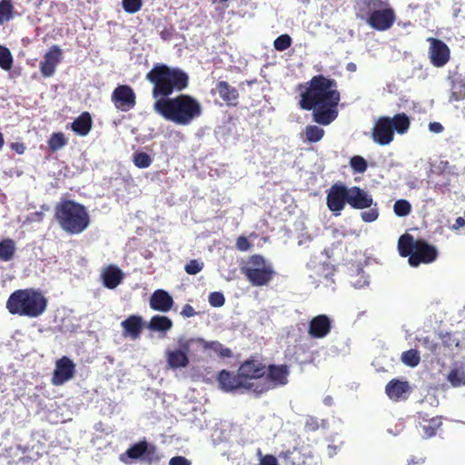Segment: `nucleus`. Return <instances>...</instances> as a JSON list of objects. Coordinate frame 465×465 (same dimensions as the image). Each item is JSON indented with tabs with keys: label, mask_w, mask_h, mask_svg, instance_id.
<instances>
[{
	"label": "nucleus",
	"mask_w": 465,
	"mask_h": 465,
	"mask_svg": "<svg viewBox=\"0 0 465 465\" xmlns=\"http://www.w3.org/2000/svg\"><path fill=\"white\" fill-rule=\"evenodd\" d=\"M93 125L91 114L88 112L82 113L71 124V129L80 136H86Z\"/></svg>",
	"instance_id": "cd10ccee"
},
{
	"label": "nucleus",
	"mask_w": 465,
	"mask_h": 465,
	"mask_svg": "<svg viewBox=\"0 0 465 465\" xmlns=\"http://www.w3.org/2000/svg\"><path fill=\"white\" fill-rule=\"evenodd\" d=\"M450 103L463 101L462 114L465 116V81L460 77H453L450 81Z\"/></svg>",
	"instance_id": "bb28decb"
},
{
	"label": "nucleus",
	"mask_w": 465,
	"mask_h": 465,
	"mask_svg": "<svg viewBox=\"0 0 465 465\" xmlns=\"http://www.w3.org/2000/svg\"><path fill=\"white\" fill-rule=\"evenodd\" d=\"M429 130L432 133L440 134L444 130V128L440 123L432 122V123H430V124H429Z\"/></svg>",
	"instance_id": "6e6d98bb"
},
{
	"label": "nucleus",
	"mask_w": 465,
	"mask_h": 465,
	"mask_svg": "<svg viewBox=\"0 0 465 465\" xmlns=\"http://www.w3.org/2000/svg\"><path fill=\"white\" fill-rule=\"evenodd\" d=\"M357 17L364 20L371 28L384 32L391 29L394 25L396 12L388 1L361 0Z\"/></svg>",
	"instance_id": "423d86ee"
},
{
	"label": "nucleus",
	"mask_w": 465,
	"mask_h": 465,
	"mask_svg": "<svg viewBox=\"0 0 465 465\" xmlns=\"http://www.w3.org/2000/svg\"><path fill=\"white\" fill-rule=\"evenodd\" d=\"M411 126V119L405 113L396 114L393 117L381 116L372 128V140L380 145H388L394 139V133L404 134Z\"/></svg>",
	"instance_id": "6e6552de"
},
{
	"label": "nucleus",
	"mask_w": 465,
	"mask_h": 465,
	"mask_svg": "<svg viewBox=\"0 0 465 465\" xmlns=\"http://www.w3.org/2000/svg\"><path fill=\"white\" fill-rule=\"evenodd\" d=\"M54 218L61 229L71 235L82 233L90 224L86 208L72 200H63L55 205Z\"/></svg>",
	"instance_id": "39448f33"
},
{
	"label": "nucleus",
	"mask_w": 465,
	"mask_h": 465,
	"mask_svg": "<svg viewBox=\"0 0 465 465\" xmlns=\"http://www.w3.org/2000/svg\"><path fill=\"white\" fill-rule=\"evenodd\" d=\"M290 368L286 364H270L266 366L264 379L253 383V392L256 395L263 394L270 390L284 386L288 383Z\"/></svg>",
	"instance_id": "9d476101"
},
{
	"label": "nucleus",
	"mask_w": 465,
	"mask_h": 465,
	"mask_svg": "<svg viewBox=\"0 0 465 465\" xmlns=\"http://www.w3.org/2000/svg\"><path fill=\"white\" fill-rule=\"evenodd\" d=\"M240 376L245 383H258L264 378L266 365L259 359L251 357L239 367Z\"/></svg>",
	"instance_id": "ddd939ff"
},
{
	"label": "nucleus",
	"mask_w": 465,
	"mask_h": 465,
	"mask_svg": "<svg viewBox=\"0 0 465 465\" xmlns=\"http://www.w3.org/2000/svg\"><path fill=\"white\" fill-rule=\"evenodd\" d=\"M203 268V263L197 260H191L186 263L184 270L190 275H195L200 272Z\"/></svg>",
	"instance_id": "49530a36"
},
{
	"label": "nucleus",
	"mask_w": 465,
	"mask_h": 465,
	"mask_svg": "<svg viewBox=\"0 0 465 465\" xmlns=\"http://www.w3.org/2000/svg\"><path fill=\"white\" fill-rule=\"evenodd\" d=\"M324 130L317 125H307L305 128L306 140L310 143H317L324 136Z\"/></svg>",
	"instance_id": "4c0bfd02"
},
{
	"label": "nucleus",
	"mask_w": 465,
	"mask_h": 465,
	"mask_svg": "<svg viewBox=\"0 0 465 465\" xmlns=\"http://www.w3.org/2000/svg\"><path fill=\"white\" fill-rule=\"evenodd\" d=\"M217 381L220 387L225 391H233L243 388L253 392V383L243 382L239 371L237 374H234L232 371L223 370L219 372Z\"/></svg>",
	"instance_id": "f3484780"
},
{
	"label": "nucleus",
	"mask_w": 465,
	"mask_h": 465,
	"mask_svg": "<svg viewBox=\"0 0 465 465\" xmlns=\"http://www.w3.org/2000/svg\"><path fill=\"white\" fill-rule=\"evenodd\" d=\"M145 78L153 84L152 95L154 101L183 92L190 83L189 74L185 71L165 64H155Z\"/></svg>",
	"instance_id": "7ed1b4c3"
},
{
	"label": "nucleus",
	"mask_w": 465,
	"mask_h": 465,
	"mask_svg": "<svg viewBox=\"0 0 465 465\" xmlns=\"http://www.w3.org/2000/svg\"><path fill=\"white\" fill-rule=\"evenodd\" d=\"M425 462V458L423 457H416V456H411L408 460H407V465H421Z\"/></svg>",
	"instance_id": "4d7b16f0"
},
{
	"label": "nucleus",
	"mask_w": 465,
	"mask_h": 465,
	"mask_svg": "<svg viewBox=\"0 0 465 465\" xmlns=\"http://www.w3.org/2000/svg\"><path fill=\"white\" fill-rule=\"evenodd\" d=\"M292 44V39L287 34L281 35L273 41V46L275 50L279 52H283L287 50L289 47H291Z\"/></svg>",
	"instance_id": "79ce46f5"
},
{
	"label": "nucleus",
	"mask_w": 465,
	"mask_h": 465,
	"mask_svg": "<svg viewBox=\"0 0 465 465\" xmlns=\"http://www.w3.org/2000/svg\"><path fill=\"white\" fill-rule=\"evenodd\" d=\"M169 36H170V34L167 31L163 30L161 32V37L163 40H167L169 38Z\"/></svg>",
	"instance_id": "052dcab7"
},
{
	"label": "nucleus",
	"mask_w": 465,
	"mask_h": 465,
	"mask_svg": "<svg viewBox=\"0 0 465 465\" xmlns=\"http://www.w3.org/2000/svg\"><path fill=\"white\" fill-rule=\"evenodd\" d=\"M15 7L12 0H0V25L14 17Z\"/></svg>",
	"instance_id": "72a5a7b5"
},
{
	"label": "nucleus",
	"mask_w": 465,
	"mask_h": 465,
	"mask_svg": "<svg viewBox=\"0 0 465 465\" xmlns=\"http://www.w3.org/2000/svg\"><path fill=\"white\" fill-rule=\"evenodd\" d=\"M303 88L299 102L300 108L312 111L313 121L321 125H329L336 120L341 93L335 79L317 74Z\"/></svg>",
	"instance_id": "f257e3e1"
},
{
	"label": "nucleus",
	"mask_w": 465,
	"mask_h": 465,
	"mask_svg": "<svg viewBox=\"0 0 465 465\" xmlns=\"http://www.w3.org/2000/svg\"><path fill=\"white\" fill-rule=\"evenodd\" d=\"M173 297L164 290L158 289L153 292L150 298V307L153 311L167 312L173 306Z\"/></svg>",
	"instance_id": "5701e85b"
},
{
	"label": "nucleus",
	"mask_w": 465,
	"mask_h": 465,
	"mask_svg": "<svg viewBox=\"0 0 465 465\" xmlns=\"http://www.w3.org/2000/svg\"><path fill=\"white\" fill-rule=\"evenodd\" d=\"M236 248L241 252H246L251 248V243L247 237L241 235L236 240Z\"/></svg>",
	"instance_id": "3c124183"
},
{
	"label": "nucleus",
	"mask_w": 465,
	"mask_h": 465,
	"mask_svg": "<svg viewBox=\"0 0 465 465\" xmlns=\"http://www.w3.org/2000/svg\"><path fill=\"white\" fill-rule=\"evenodd\" d=\"M393 212L399 217H405L411 213V205L407 200H397L393 205Z\"/></svg>",
	"instance_id": "58836bf2"
},
{
	"label": "nucleus",
	"mask_w": 465,
	"mask_h": 465,
	"mask_svg": "<svg viewBox=\"0 0 465 465\" xmlns=\"http://www.w3.org/2000/svg\"><path fill=\"white\" fill-rule=\"evenodd\" d=\"M192 340L193 341L194 347L199 350H212L223 358L230 357L232 355L231 350L228 348H223V346L219 341H205L202 338H192Z\"/></svg>",
	"instance_id": "c85d7f7f"
},
{
	"label": "nucleus",
	"mask_w": 465,
	"mask_h": 465,
	"mask_svg": "<svg viewBox=\"0 0 465 465\" xmlns=\"http://www.w3.org/2000/svg\"><path fill=\"white\" fill-rule=\"evenodd\" d=\"M348 204L357 210L370 208L373 204L372 196L359 186L348 187Z\"/></svg>",
	"instance_id": "412c9836"
},
{
	"label": "nucleus",
	"mask_w": 465,
	"mask_h": 465,
	"mask_svg": "<svg viewBox=\"0 0 465 465\" xmlns=\"http://www.w3.org/2000/svg\"><path fill=\"white\" fill-rule=\"evenodd\" d=\"M398 251L401 257H408V262L411 267L431 263L438 257L435 246L424 239H414L410 233H404L399 238Z\"/></svg>",
	"instance_id": "0eeeda50"
},
{
	"label": "nucleus",
	"mask_w": 465,
	"mask_h": 465,
	"mask_svg": "<svg viewBox=\"0 0 465 465\" xmlns=\"http://www.w3.org/2000/svg\"><path fill=\"white\" fill-rule=\"evenodd\" d=\"M147 327L153 331L163 332L165 334L173 328V322L167 316L154 315L151 318Z\"/></svg>",
	"instance_id": "7c9ffc66"
},
{
	"label": "nucleus",
	"mask_w": 465,
	"mask_h": 465,
	"mask_svg": "<svg viewBox=\"0 0 465 465\" xmlns=\"http://www.w3.org/2000/svg\"><path fill=\"white\" fill-rule=\"evenodd\" d=\"M67 139L62 132L54 133L47 141L49 149L56 152L67 144Z\"/></svg>",
	"instance_id": "f704fd0d"
},
{
	"label": "nucleus",
	"mask_w": 465,
	"mask_h": 465,
	"mask_svg": "<svg viewBox=\"0 0 465 465\" xmlns=\"http://www.w3.org/2000/svg\"><path fill=\"white\" fill-rule=\"evenodd\" d=\"M427 42L430 44L428 56L430 64L438 68L445 66L450 60L449 46L442 40L435 37H429Z\"/></svg>",
	"instance_id": "4468645a"
},
{
	"label": "nucleus",
	"mask_w": 465,
	"mask_h": 465,
	"mask_svg": "<svg viewBox=\"0 0 465 465\" xmlns=\"http://www.w3.org/2000/svg\"><path fill=\"white\" fill-rule=\"evenodd\" d=\"M410 390L408 381L393 379L388 382L385 391L390 399L398 401Z\"/></svg>",
	"instance_id": "c756f323"
},
{
	"label": "nucleus",
	"mask_w": 465,
	"mask_h": 465,
	"mask_svg": "<svg viewBox=\"0 0 465 465\" xmlns=\"http://www.w3.org/2000/svg\"><path fill=\"white\" fill-rule=\"evenodd\" d=\"M153 108L165 120L182 126L191 124L203 114V106L200 101L186 94L156 100Z\"/></svg>",
	"instance_id": "f03ea898"
},
{
	"label": "nucleus",
	"mask_w": 465,
	"mask_h": 465,
	"mask_svg": "<svg viewBox=\"0 0 465 465\" xmlns=\"http://www.w3.org/2000/svg\"><path fill=\"white\" fill-rule=\"evenodd\" d=\"M242 272L253 286L267 285L275 275L272 265L260 254L250 257L249 266L242 268Z\"/></svg>",
	"instance_id": "1a4fd4ad"
},
{
	"label": "nucleus",
	"mask_w": 465,
	"mask_h": 465,
	"mask_svg": "<svg viewBox=\"0 0 465 465\" xmlns=\"http://www.w3.org/2000/svg\"><path fill=\"white\" fill-rule=\"evenodd\" d=\"M75 372V365L68 357H62L55 363L52 383L59 386L71 380Z\"/></svg>",
	"instance_id": "a211bd4d"
},
{
	"label": "nucleus",
	"mask_w": 465,
	"mask_h": 465,
	"mask_svg": "<svg viewBox=\"0 0 465 465\" xmlns=\"http://www.w3.org/2000/svg\"><path fill=\"white\" fill-rule=\"evenodd\" d=\"M215 90L228 106H236L238 104L239 92L228 82L219 81L215 85Z\"/></svg>",
	"instance_id": "393cba45"
},
{
	"label": "nucleus",
	"mask_w": 465,
	"mask_h": 465,
	"mask_svg": "<svg viewBox=\"0 0 465 465\" xmlns=\"http://www.w3.org/2000/svg\"><path fill=\"white\" fill-rule=\"evenodd\" d=\"M15 252V244L12 239H5L0 242V260L4 262L11 261Z\"/></svg>",
	"instance_id": "473e14b6"
},
{
	"label": "nucleus",
	"mask_w": 465,
	"mask_h": 465,
	"mask_svg": "<svg viewBox=\"0 0 465 465\" xmlns=\"http://www.w3.org/2000/svg\"><path fill=\"white\" fill-rule=\"evenodd\" d=\"M169 465H191V461L185 457L175 456L170 460Z\"/></svg>",
	"instance_id": "864d4df0"
},
{
	"label": "nucleus",
	"mask_w": 465,
	"mask_h": 465,
	"mask_svg": "<svg viewBox=\"0 0 465 465\" xmlns=\"http://www.w3.org/2000/svg\"><path fill=\"white\" fill-rule=\"evenodd\" d=\"M12 149L15 150L17 153L22 154L25 153V147L23 143H14L11 145Z\"/></svg>",
	"instance_id": "bf43d9fd"
},
{
	"label": "nucleus",
	"mask_w": 465,
	"mask_h": 465,
	"mask_svg": "<svg viewBox=\"0 0 465 465\" xmlns=\"http://www.w3.org/2000/svg\"><path fill=\"white\" fill-rule=\"evenodd\" d=\"M138 459H143L149 464L158 461L156 446L143 440L130 446L125 452L120 455V460L125 464H130Z\"/></svg>",
	"instance_id": "9b49d317"
},
{
	"label": "nucleus",
	"mask_w": 465,
	"mask_h": 465,
	"mask_svg": "<svg viewBox=\"0 0 465 465\" xmlns=\"http://www.w3.org/2000/svg\"><path fill=\"white\" fill-rule=\"evenodd\" d=\"M63 58V52L60 46L52 45L48 52L44 55L43 61L40 63V72L44 77H51Z\"/></svg>",
	"instance_id": "6ab92c4d"
},
{
	"label": "nucleus",
	"mask_w": 465,
	"mask_h": 465,
	"mask_svg": "<svg viewBox=\"0 0 465 465\" xmlns=\"http://www.w3.org/2000/svg\"><path fill=\"white\" fill-rule=\"evenodd\" d=\"M465 226V218L463 217H458L455 220V223L452 225V230H459L460 228H462Z\"/></svg>",
	"instance_id": "13d9d810"
},
{
	"label": "nucleus",
	"mask_w": 465,
	"mask_h": 465,
	"mask_svg": "<svg viewBox=\"0 0 465 465\" xmlns=\"http://www.w3.org/2000/svg\"><path fill=\"white\" fill-rule=\"evenodd\" d=\"M447 380L453 387L465 386V371L459 368L451 369Z\"/></svg>",
	"instance_id": "e433bc0d"
},
{
	"label": "nucleus",
	"mask_w": 465,
	"mask_h": 465,
	"mask_svg": "<svg viewBox=\"0 0 465 465\" xmlns=\"http://www.w3.org/2000/svg\"><path fill=\"white\" fill-rule=\"evenodd\" d=\"M420 342L423 348L429 351L430 353H435L438 349V342L434 341L429 336L420 339Z\"/></svg>",
	"instance_id": "de8ad7c7"
},
{
	"label": "nucleus",
	"mask_w": 465,
	"mask_h": 465,
	"mask_svg": "<svg viewBox=\"0 0 465 465\" xmlns=\"http://www.w3.org/2000/svg\"><path fill=\"white\" fill-rule=\"evenodd\" d=\"M331 331V320L326 314L313 317L308 325V334L313 339H323Z\"/></svg>",
	"instance_id": "aec40b11"
},
{
	"label": "nucleus",
	"mask_w": 465,
	"mask_h": 465,
	"mask_svg": "<svg viewBox=\"0 0 465 465\" xmlns=\"http://www.w3.org/2000/svg\"><path fill=\"white\" fill-rule=\"evenodd\" d=\"M122 6L128 14L137 13L143 6V0H123Z\"/></svg>",
	"instance_id": "c03bdc74"
},
{
	"label": "nucleus",
	"mask_w": 465,
	"mask_h": 465,
	"mask_svg": "<svg viewBox=\"0 0 465 465\" xmlns=\"http://www.w3.org/2000/svg\"><path fill=\"white\" fill-rule=\"evenodd\" d=\"M350 166L355 173H363L368 168V163L362 156L354 155L350 159Z\"/></svg>",
	"instance_id": "a19ab883"
},
{
	"label": "nucleus",
	"mask_w": 465,
	"mask_h": 465,
	"mask_svg": "<svg viewBox=\"0 0 465 465\" xmlns=\"http://www.w3.org/2000/svg\"><path fill=\"white\" fill-rule=\"evenodd\" d=\"M347 68H348L349 70H351V71H354V70H355V68H356V65H355L354 64H352V63H350V64H348Z\"/></svg>",
	"instance_id": "680f3d73"
},
{
	"label": "nucleus",
	"mask_w": 465,
	"mask_h": 465,
	"mask_svg": "<svg viewBox=\"0 0 465 465\" xmlns=\"http://www.w3.org/2000/svg\"><path fill=\"white\" fill-rule=\"evenodd\" d=\"M181 314L183 317L190 318L194 316L196 314V312L192 305L185 304L182 309Z\"/></svg>",
	"instance_id": "5fc2aeb1"
},
{
	"label": "nucleus",
	"mask_w": 465,
	"mask_h": 465,
	"mask_svg": "<svg viewBox=\"0 0 465 465\" xmlns=\"http://www.w3.org/2000/svg\"><path fill=\"white\" fill-rule=\"evenodd\" d=\"M102 278L106 288L114 289L122 282L124 274L118 267L110 265L102 273Z\"/></svg>",
	"instance_id": "a878e982"
},
{
	"label": "nucleus",
	"mask_w": 465,
	"mask_h": 465,
	"mask_svg": "<svg viewBox=\"0 0 465 465\" xmlns=\"http://www.w3.org/2000/svg\"><path fill=\"white\" fill-rule=\"evenodd\" d=\"M123 333L133 340L138 339L143 331V320L139 315H130L121 322Z\"/></svg>",
	"instance_id": "b1692460"
},
{
	"label": "nucleus",
	"mask_w": 465,
	"mask_h": 465,
	"mask_svg": "<svg viewBox=\"0 0 465 465\" xmlns=\"http://www.w3.org/2000/svg\"><path fill=\"white\" fill-rule=\"evenodd\" d=\"M282 465H302L303 460L301 452L296 449L288 450L280 454Z\"/></svg>",
	"instance_id": "2f4dec72"
},
{
	"label": "nucleus",
	"mask_w": 465,
	"mask_h": 465,
	"mask_svg": "<svg viewBox=\"0 0 465 465\" xmlns=\"http://www.w3.org/2000/svg\"><path fill=\"white\" fill-rule=\"evenodd\" d=\"M5 140L2 133H0V149L4 146Z\"/></svg>",
	"instance_id": "e2e57ef3"
},
{
	"label": "nucleus",
	"mask_w": 465,
	"mask_h": 465,
	"mask_svg": "<svg viewBox=\"0 0 465 465\" xmlns=\"http://www.w3.org/2000/svg\"><path fill=\"white\" fill-rule=\"evenodd\" d=\"M401 360L405 365L414 368L420 362V352L415 349L408 350L401 353Z\"/></svg>",
	"instance_id": "c9c22d12"
},
{
	"label": "nucleus",
	"mask_w": 465,
	"mask_h": 465,
	"mask_svg": "<svg viewBox=\"0 0 465 465\" xmlns=\"http://www.w3.org/2000/svg\"><path fill=\"white\" fill-rule=\"evenodd\" d=\"M134 163L138 168H147L152 163V158L146 153H135L134 154Z\"/></svg>",
	"instance_id": "37998d69"
},
{
	"label": "nucleus",
	"mask_w": 465,
	"mask_h": 465,
	"mask_svg": "<svg viewBox=\"0 0 465 465\" xmlns=\"http://www.w3.org/2000/svg\"><path fill=\"white\" fill-rule=\"evenodd\" d=\"M464 217H465V211H464Z\"/></svg>",
	"instance_id": "0e129e2a"
},
{
	"label": "nucleus",
	"mask_w": 465,
	"mask_h": 465,
	"mask_svg": "<svg viewBox=\"0 0 465 465\" xmlns=\"http://www.w3.org/2000/svg\"><path fill=\"white\" fill-rule=\"evenodd\" d=\"M178 345L179 349L167 350L165 351L166 363L171 370L186 368L190 363L188 354L192 347H194L193 341L192 338H180L178 340Z\"/></svg>",
	"instance_id": "f8f14e48"
},
{
	"label": "nucleus",
	"mask_w": 465,
	"mask_h": 465,
	"mask_svg": "<svg viewBox=\"0 0 465 465\" xmlns=\"http://www.w3.org/2000/svg\"><path fill=\"white\" fill-rule=\"evenodd\" d=\"M259 465H279L277 459L271 454L264 455L261 458Z\"/></svg>",
	"instance_id": "603ef678"
},
{
	"label": "nucleus",
	"mask_w": 465,
	"mask_h": 465,
	"mask_svg": "<svg viewBox=\"0 0 465 465\" xmlns=\"http://www.w3.org/2000/svg\"><path fill=\"white\" fill-rule=\"evenodd\" d=\"M48 301L41 291L34 288L13 292L6 301V309L13 315L37 318L47 308Z\"/></svg>",
	"instance_id": "20e7f679"
},
{
	"label": "nucleus",
	"mask_w": 465,
	"mask_h": 465,
	"mask_svg": "<svg viewBox=\"0 0 465 465\" xmlns=\"http://www.w3.org/2000/svg\"><path fill=\"white\" fill-rule=\"evenodd\" d=\"M418 426L421 430L423 438H431L437 434V431L442 426V418L440 416L430 417L428 413L420 411L417 416Z\"/></svg>",
	"instance_id": "4be33fe9"
},
{
	"label": "nucleus",
	"mask_w": 465,
	"mask_h": 465,
	"mask_svg": "<svg viewBox=\"0 0 465 465\" xmlns=\"http://www.w3.org/2000/svg\"><path fill=\"white\" fill-rule=\"evenodd\" d=\"M112 102L118 110L128 112L135 106L136 95L131 86L121 84L113 91Z\"/></svg>",
	"instance_id": "dca6fc26"
},
{
	"label": "nucleus",
	"mask_w": 465,
	"mask_h": 465,
	"mask_svg": "<svg viewBox=\"0 0 465 465\" xmlns=\"http://www.w3.org/2000/svg\"><path fill=\"white\" fill-rule=\"evenodd\" d=\"M320 423L317 418L315 417H309L304 424V429L308 432H313L319 430Z\"/></svg>",
	"instance_id": "8fccbe9b"
},
{
	"label": "nucleus",
	"mask_w": 465,
	"mask_h": 465,
	"mask_svg": "<svg viewBox=\"0 0 465 465\" xmlns=\"http://www.w3.org/2000/svg\"><path fill=\"white\" fill-rule=\"evenodd\" d=\"M208 302L213 307L218 308L224 304L225 298L222 292H213L209 294Z\"/></svg>",
	"instance_id": "a18cd8bd"
},
{
	"label": "nucleus",
	"mask_w": 465,
	"mask_h": 465,
	"mask_svg": "<svg viewBox=\"0 0 465 465\" xmlns=\"http://www.w3.org/2000/svg\"><path fill=\"white\" fill-rule=\"evenodd\" d=\"M361 216L365 223H371L378 219L379 212L376 208H371L368 211L362 212Z\"/></svg>",
	"instance_id": "09e8293b"
},
{
	"label": "nucleus",
	"mask_w": 465,
	"mask_h": 465,
	"mask_svg": "<svg viewBox=\"0 0 465 465\" xmlns=\"http://www.w3.org/2000/svg\"><path fill=\"white\" fill-rule=\"evenodd\" d=\"M13 65V56L10 50L3 45H0V67L5 71L11 69Z\"/></svg>",
	"instance_id": "ea45409f"
},
{
	"label": "nucleus",
	"mask_w": 465,
	"mask_h": 465,
	"mask_svg": "<svg viewBox=\"0 0 465 465\" xmlns=\"http://www.w3.org/2000/svg\"><path fill=\"white\" fill-rule=\"evenodd\" d=\"M326 203L330 211L340 214L348 203V187L341 183H333L327 193Z\"/></svg>",
	"instance_id": "2eb2a0df"
}]
</instances>
